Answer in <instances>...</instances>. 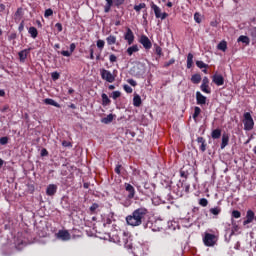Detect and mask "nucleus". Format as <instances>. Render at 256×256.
<instances>
[{"label": "nucleus", "mask_w": 256, "mask_h": 256, "mask_svg": "<svg viewBox=\"0 0 256 256\" xmlns=\"http://www.w3.org/2000/svg\"><path fill=\"white\" fill-rule=\"evenodd\" d=\"M90 59L93 60L95 59V50L93 48H90Z\"/></svg>", "instance_id": "nucleus-56"}, {"label": "nucleus", "mask_w": 256, "mask_h": 256, "mask_svg": "<svg viewBox=\"0 0 256 256\" xmlns=\"http://www.w3.org/2000/svg\"><path fill=\"white\" fill-rule=\"evenodd\" d=\"M102 98V105H109L111 103V100L109 99V96H107V94L103 93L101 95Z\"/></svg>", "instance_id": "nucleus-34"}, {"label": "nucleus", "mask_w": 256, "mask_h": 256, "mask_svg": "<svg viewBox=\"0 0 256 256\" xmlns=\"http://www.w3.org/2000/svg\"><path fill=\"white\" fill-rule=\"evenodd\" d=\"M134 53H139V46L137 44L128 47L126 50V54L128 57H131Z\"/></svg>", "instance_id": "nucleus-16"}, {"label": "nucleus", "mask_w": 256, "mask_h": 256, "mask_svg": "<svg viewBox=\"0 0 256 256\" xmlns=\"http://www.w3.org/2000/svg\"><path fill=\"white\" fill-rule=\"evenodd\" d=\"M194 21L196 23H201V15L198 12L194 14Z\"/></svg>", "instance_id": "nucleus-48"}, {"label": "nucleus", "mask_w": 256, "mask_h": 256, "mask_svg": "<svg viewBox=\"0 0 256 256\" xmlns=\"http://www.w3.org/2000/svg\"><path fill=\"white\" fill-rule=\"evenodd\" d=\"M203 242L206 247H213L217 243V236L215 234L205 233Z\"/></svg>", "instance_id": "nucleus-5"}, {"label": "nucleus", "mask_w": 256, "mask_h": 256, "mask_svg": "<svg viewBox=\"0 0 256 256\" xmlns=\"http://www.w3.org/2000/svg\"><path fill=\"white\" fill-rule=\"evenodd\" d=\"M28 33L31 35L32 39H37V36L39 35L37 28L33 26L29 28Z\"/></svg>", "instance_id": "nucleus-25"}, {"label": "nucleus", "mask_w": 256, "mask_h": 256, "mask_svg": "<svg viewBox=\"0 0 256 256\" xmlns=\"http://www.w3.org/2000/svg\"><path fill=\"white\" fill-rule=\"evenodd\" d=\"M197 143H201V145H202L203 143H205V138H203V137H198V138H197Z\"/></svg>", "instance_id": "nucleus-59"}, {"label": "nucleus", "mask_w": 256, "mask_h": 256, "mask_svg": "<svg viewBox=\"0 0 256 256\" xmlns=\"http://www.w3.org/2000/svg\"><path fill=\"white\" fill-rule=\"evenodd\" d=\"M253 219H255V212L252 210H248L246 214V220L243 222L244 225H249V223H253Z\"/></svg>", "instance_id": "nucleus-14"}, {"label": "nucleus", "mask_w": 256, "mask_h": 256, "mask_svg": "<svg viewBox=\"0 0 256 256\" xmlns=\"http://www.w3.org/2000/svg\"><path fill=\"white\" fill-rule=\"evenodd\" d=\"M97 48L100 50V53L105 49V40H97Z\"/></svg>", "instance_id": "nucleus-35"}, {"label": "nucleus", "mask_w": 256, "mask_h": 256, "mask_svg": "<svg viewBox=\"0 0 256 256\" xmlns=\"http://www.w3.org/2000/svg\"><path fill=\"white\" fill-rule=\"evenodd\" d=\"M55 28L57 29L58 33H61V31H63V25L61 23H56Z\"/></svg>", "instance_id": "nucleus-52"}, {"label": "nucleus", "mask_w": 256, "mask_h": 256, "mask_svg": "<svg viewBox=\"0 0 256 256\" xmlns=\"http://www.w3.org/2000/svg\"><path fill=\"white\" fill-rule=\"evenodd\" d=\"M102 123H104L105 125H109V123L113 122V114H109L107 115V117L102 118Z\"/></svg>", "instance_id": "nucleus-31"}, {"label": "nucleus", "mask_w": 256, "mask_h": 256, "mask_svg": "<svg viewBox=\"0 0 256 256\" xmlns=\"http://www.w3.org/2000/svg\"><path fill=\"white\" fill-rule=\"evenodd\" d=\"M200 151H202V153H205V151H207V144H205V142L201 144Z\"/></svg>", "instance_id": "nucleus-54"}, {"label": "nucleus", "mask_w": 256, "mask_h": 256, "mask_svg": "<svg viewBox=\"0 0 256 256\" xmlns=\"http://www.w3.org/2000/svg\"><path fill=\"white\" fill-rule=\"evenodd\" d=\"M123 89L124 91H126L127 93H133V88H131V86L124 84L123 85Z\"/></svg>", "instance_id": "nucleus-47"}, {"label": "nucleus", "mask_w": 256, "mask_h": 256, "mask_svg": "<svg viewBox=\"0 0 256 256\" xmlns=\"http://www.w3.org/2000/svg\"><path fill=\"white\" fill-rule=\"evenodd\" d=\"M150 7L154 11V15L156 19H161L163 21L167 19V17H169V14H167V12L161 13V8L156 4H154L153 2H151Z\"/></svg>", "instance_id": "nucleus-4"}, {"label": "nucleus", "mask_w": 256, "mask_h": 256, "mask_svg": "<svg viewBox=\"0 0 256 256\" xmlns=\"http://www.w3.org/2000/svg\"><path fill=\"white\" fill-rule=\"evenodd\" d=\"M154 47L156 55H158V57H163V49L161 48V46L155 44Z\"/></svg>", "instance_id": "nucleus-37"}, {"label": "nucleus", "mask_w": 256, "mask_h": 256, "mask_svg": "<svg viewBox=\"0 0 256 256\" xmlns=\"http://www.w3.org/2000/svg\"><path fill=\"white\" fill-rule=\"evenodd\" d=\"M57 239H60V241H69L71 239V234L68 230H59L58 233H56Z\"/></svg>", "instance_id": "nucleus-7"}, {"label": "nucleus", "mask_w": 256, "mask_h": 256, "mask_svg": "<svg viewBox=\"0 0 256 256\" xmlns=\"http://www.w3.org/2000/svg\"><path fill=\"white\" fill-rule=\"evenodd\" d=\"M47 155H49V152L47 151V149L43 148V149L41 150V156H42V157H47Z\"/></svg>", "instance_id": "nucleus-55"}, {"label": "nucleus", "mask_w": 256, "mask_h": 256, "mask_svg": "<svg viewBox=\"0 0 256 256\" xmlns=\"http://www.w3.org/2000/svg\"><path fill=\"white\" fill-rule=\"evenodd\" d=\"M100 207L101 206H99V204L93 203L89 208L90 215H97V213L100 211Z\"/></svg>", "instance_id": "nucleus-17"}, {"label": "nucleus", "mask_w": 256, "mask_h": 256, "mask_svg": "<svg viewBox=\"0 0 256 256\" xmlns=\"http://www.w3.org/2000/svg\"><path fill=\"white\" fill-rule=\"evenodd\" d=\"M227 145H229V134L224 133L222 135V142H221L220 148L225 149V147H227Z\"/></svg>", "instance_id": "nucleus-19"}, {"label": "nucleus", "mask_w": 256, "mask_h": 256, "mask_svg": "<svg viewBox=\"0 0 256 256\" xmlns=\"http://www.w3.org/2000/svg\"><path fill=\"white\" fill-rule=\"evenodd\" d=\"M75 49H77V46L75 45V43L70 44V51L67 50H63L61 51V55H63V57H71V55H73V52L75 51Z\"/></svg>", "instance_id": "nucleus-15"}, {"label": "nucleus", "mask_w": 256, "mask_h": 256, "mask_svg": "<svg viewBox=\"0 0 256 256\" xmlns=\"http://www.w3.org/2000/svg\"><path fill=\"white\" fill-rule=\"evenodd\" d=\"M211 137L212 139H221V129L217 128L212 130Z\"/></svg>", "instance_id": "nucleus-24"}, {"label": "nucleus", "mask_w": 256, "mask_h": 256, "mask_svg": "<svg viewBox=\"0 0 256 256\" xmlns=\"http://www.w3.org/2000/svg\"><path fill=\"white\" fill-rule=\"evenodd\" d=\"M106 43L107 45L111 46V45H116L117 44V36L115 35H109L106 38Z\"/></svg>", "instance_id": "nucleus-20"}, {"label": "nucleus", "mask_w": 256, "mask_h": 256, "mask_svg": "<svg viewBox=\"0 0 256 256\" xmlns=\"http://www.w3.org/2000/svg\"><path fill=\"white\" fill-rule=\"evenodd\" d=\"M9 143V137L4 136L0 138V145H7Z\"/></svg>", "instance_id": "nucleus-42"}, {"label": "nucleus", "mask_w": 256, "mask_h": 256, "mask_svg": "<svg viewBox=\"0 0 256 256\" xmlns=\"http://www.w3.org/2000/svg\"><path fill=\"white\" fill-rule=\"evenodd\" d=\"M171 65H175V58H171L168 62H165L164 68L167 69L168 67H171Z\"/></svg>", "instance_id": "nucleus-40"}, {"label": "nucleus", "mask_w": 256, "mask_h": 256, "mask_svg": "<svg viewBox=\"0 0 256 256\" xmlns=\"http://www.w3.org/2000/svg\"><path fill=\"white\" fill-rule=\"evenodd\" d=\"M124 39L125 41H127L128 45H133V43L135 42V34H133V30H131V28L126 29Z\"/></svg>", "instance_id": "nucleus-6"}, {"label": "nucleus", "mask_w": 256, "mask_h": 256, "mask_svg": "<svg viewBox=\"0 0 256 256\" xmlns=\"http://www.w3.org/2000/svg\"><path fill=\"white\" fill-rule=\"evenodd\" d=\"M253 127H255V122L253 121V117L251 113H244V129L245 131H252Z\"/></svg>", "instance_id": "nucleus-3"}, {"label": "nucleus", "mask_w": 256, "mask_h": 256, "mask_svg": "<svg viewBox=\"0 0 256 256\" xmlns=\"http://www.w3.org/2000/svg\"><path fill=\"white\" fill-rule=\"evenodd\" d=\"M0 97H5V90H0Z\"/></svg>", "instance_id": "nucleus-63"}, {"label": "nucleus", "mask_w": 256, "mask_h": 256, "mask_svg": "<svg viewBox=\"0 0 256 256\" xmlns=\"http://www.w3.org/2000/svg\"><path fill=\"white\" fill-rule=\"evenodd\" d=\"M44 103L45 105H52V107H61V105H59V103H57L55 100L51 99V98H46L44 99Z\"/></svg>", "instance_id": "nucleus-22"}, {"label": "nucleus", "mask_w": 256, "mask_h": 256, "mask_svg": "<svg viewBox=\"0 0 256 256\" xmlns=\"http://www.w3.org/2000/svg\"><path fill=\"white\" fill-rule=\"evenodd\" d=\"M212 81L213 83H215V85H217L218 87H221V85H225V78H223L222 75L220 74H215L212 77Z\"/></svg>", "instance_id": "nucleus-10"}, {"label": "nucleus", "mask_w": 256, "mask_h": 256, "mask_svg": "<svg viewBox=\"0 0 256 256\" xmlns=\"http://www.w3.org/2000/svg\"><path fill=\"white\" fill-rule=\"evenodd\" d=\"M119 97H121V92L120 91L112 92V99H114V101L119 99Z\"/></svg>", "instance_id": "nucleus-43"}, {"label": "nucleus", "mask_w": 256, "mask_h": 256, "mask_svg": "<svg viewBox=\"0 0 256 256\" xmlns=\"http://www.w3.org/2000/svg\"><path fill=\"white\" fill-rule=\"evenodd\" d=\"M125 189L129 193L128 199H133V197H135V188L133 187V185L125 183Z\"/></svg>", "instance_id": "nucleus-13"}, {"label": "nucleus", "mask_w": 256, "mask_h": 256, "mask_svg": "<svg viewBox=\"0 0 256 256\" xmlns=\"http://www.w3.org/2000/svg\"><path fill=\"white\" fill-rule=\"evenodd\" d=\"M29 53H31V48L21 50L18 53L20 63H25V61L27 60V57L29 56Z\"/></svg>", "instance_id": "nucleus-9"}, {"label": "nucleus", "mask_w": 256, "mask_h": 256, "mask_svg": "<svg viewBox=\"0 0 256 256\" xmlns=\"http://www.w3.org/2000/svg\"><path fill=\"white\" fill-rule=\"evenodd\" d=\"M139 43H141V45H143L144 49H146L147 51H149V49L153 47L151 40L145 35H142L140 37Z\"/></svg>", "instance_id": "nucleus-8"}, {"label": "nucleus", "mask_w": 256, "mask_h": 256, "mask_svg": "<svg viewBox=\"0 0 256 256\" xmlns=\"http://www.w3.org/2000/svg\"><path fill=\"white\" fill-rule=\"evenodd\" d=\"M106 4L104 6V13H109L111 11V8L113 7V0H105Z\"/></svg>", "instance_id": "nucleus-27"}, {"label": "nucleus", "mask_w": 256, "mask_h": 256, "mask_svg": "<svg viewBox=\"0 0 256 256\" xmlns=\"http://www.w3.org/2000/svg\"><path fill=\"white\" fill-rule=\"evenodd\" d=\"M237 42L244 43L245 45H249L251 43V40L249 39L248 36L241 35L240 37H238Z\"/></svg>", "instance_id": "nucleus-21"}, {"label": "nucleus", "mask_w": 256, "mask_h": 256, "mask_svg": "<svg viewBox=\"0 0 256 256\" xmlns=\"http://www.w3.org/2000/svg\"><path fill=\"white\" fill-rule=\"evenodd\" d=\"M111 223H113V215L108 216L106 219H104L105 225H111Z\"/></svg>", "instance_id": "nucleus-46"}, {"label": "nucleus", "mask_w": 256, "mask_h": 256, "mask_svg": "<svg viewBox=\"0 0 256 256\" xmlns=\"http://www.w3.org/2000/svg\"><path fill=\"white\" fill-rule=\"evenodd\" d=\"M199 205L201 207H207L209 205V200H207V198H201L199 200Z\"/></svg>", "instance_id": "nucleus-39"}, {"label": "nucleus", "mask_w": 256, "mask_h": 256, "mask_svg": "<svg viewBox=\"0 0 256 256\" xmlns=\"http://www.w3.org/2000/svg\"><path fill=\"white\" fill-rule=\"evenodd\" d=\"M202 85H209V78H207V76L203 78Z\"/></svg>", "instance_id": "nucleus-58"}, {"label": "nucleus", "mask_w": 256, "mask_h": 256, "mask_svg": "<svg viewBox=\"0 0 256 256\" xmlns=\"http://www.w3.org/2000/svg\"><path fill=\"white\" fill-rule=\"evenodd\" d=\"M123 235H124L123 241H124L125 249H133V243L129 241L128 234L124 232Z\"/></svg>", "instance_id": "nucleus-18"}, {"label": "nucleus", "mask_w": 256, "mask_h": 256, "mask_svg": "<svg viewBox=\"0 0 256 256\" xmlns=\"http://www.w3.org/2000/svg\"><path fill=\"white\" fill-rule=\"evenodd\" d=\"M145 7H147V4L140 3L139 5L134 6V11H136V13H141V9H145Z\"/></svg>", "instance_id": "nucleus-36"}, {"label": "nucleus", "mask_w": 256, "mask_h": 256, "mask_svg": "<svg viewBox=\"0 0 256 256\" xmlns=\"http://www.w3.org/2000/svg\"><path fill=\"white\" fill-rule=\"evenodd\" d=\"M193 67V54L189 53L187 56V69H191Z\"/></svg>", "instance_id": "nucleus-32"}, {"label": "nucleus", "mask_w": 256, "mask_h": 256, "mask_svg": "<svg viewBox=\"0 0 256 256\" xmlns=\"http://www.w3.org/2000/svg\"><path fill=\"white\" fill-rule=\"evenodd\" d=\"M196 103L197 105H206L207 97H205L201 92H196Z\"/></svg>", "instance_id": "nucleus-11"}, {"label": "nucleus", "mask_w": 256, "mask_h": 256, "mask_svg": "<svg viewBox=\"0 0 256 256\" xmlns=\"http://www.w3.org/2000/svg\"><path fill=\"white\" fill-rule=\"evenodd\" d=\"M141 96H139L138 94L134 95V98H133V105L134 107H141Z\"/></svg>", "instance_id": "nucleus-26"}, {"label": "nucleus", "mask_w": 256, "mask_h": 256, "mask_svg": "<svg viewBox=\"0 0 256 256\" xmlns=\"http://www.w3.org/2000/svg\"><path fill=\"white\" fill-rule=\"evenodd\" d=\"M7 9V6H5V4H0V13H5Z\"/></svg>", "instance_id": "nucleus-57"}, {"label": "nucleus", "mask_w": 256, "mask_h": 256, "mask_svg": "<svg viewBox=\"0 0 256 256\" xmlns=\"http://www.w3.org/2000/svg\"><path fill=\"white\" fill-rule=\"evenodd\" d=\"M191 81L194 83V85H199V83H201V75L200 74L192 75Z\"/></svg>", "instance_id": "nucleus-29"}, {"label": "nucleus", "mask_w": 256, "mask_h": 256, "mask_svg": "<svg viewBox=\"0 0 256 256\" xmlns=\"http://www.w3.org/2000/svg\"><path fill=\"white\" fill-rule=\"evenodd\" d=\"M180 175L181 177H184L185 179H187V174L185 173V171L181 170Z\"/></svg>", "instance_id": "nucleus-60"}, {"label": "nucleus", "mask_w": 256, "mask_h": 256, "mask_svg": "<svg viewBox=\"0 0 256 256\" xmlns=\"http://www.w3.org/2000/svg\"><path fill=\"white\" fill-rule=\"evenodd\" d=\"M53 15V9L49 8V9H46L45 12H44V17L49 18Z\"/></svg>", "instance_id": "nucleus-41"}, {"label": "nucleus", "mask_w": 256, "mask_h": 256, "mask_svg": "<svg viewBox=\"0 0 256 256\" xmlns=\"http://www.w3.org/2000/svg\"><path fill=\"white\" fill-rule=\"evenodd\" d=\"M201 115V108L199 106L194 107V113L192 115L193 120L197 123V118Z\"/></svg>", "instance_id": "nucleus-23"}, {"label": "nucleus", "mask_w": 256, "mask_h": 256, "mask_svg": "<svg viewBox=\"0 0 256 256\" xmlns=\"http://www.w3.org/2000/svg\"><path fill=\"white\" fill-rule=\"evenodd\" d=\"M108 89H109L110 91H113V90L115 89V85H109V86H108Z\"/></svg>", "instance_id": "nucleus-64"}, {"label": "nucleus", "mask_w": 256, "mask_h": 256, "mask_svg": "<svg viewBox=\"0 0 256 256\" xmlns=\"http://www.w3.org/2000/svg\"><path fill=\"white\" fill-rule=\"evenodd\" d=\"M200 89L203 93H207L208 95L211 93V87H209V84H201Z\"/></svg>", "instance_id": "nucleus-30"}, {"label": "nucleus", "mask_w": 256, "mask_h": 256, "mask_svg": "<svg viewBox=\"0 0 256 256\" xmlns=\"http://www.w3.org/2000/svg\"><path fill=\"white\" fill-rule=\"evenodd\" d=\"M51 77H52L53 81H57V79H59V77H60L59 72H53L51 74Z\"/></svg>", "instance_id": "nucleus-50"}, {"label": "nucleus", "mask_w": 256, "mask_h": 256, "mask_svg": "<svg viewBox=\"0 0 256 256\" xmlns=\"http://www.w3.org/2000/svg\"><path fill=\"white\" fill-rule=\"evenodd\" d=\"M217 49L219 51H223V53H225V51H227V41L223 40L221 41L218 45H217Z\"/></svg>", "instance_id": "nucleus-28"}, {"label": "nucleus", "mask_w": 256, "mask_h": 256, "mask_svg": "<svg viewBox=\"0 0 256 256\" xmlns=\"http://www.w3.org/2000/svg\"><path fill=\"white\" fill-rule=\"evenodd\" d=\"M109 61L110 63H117V56H115V54H110Z\"/></svg>", "instance_id": "nucleus-49"}, {"label": "nucleus", "mask_w": 256, "mask_h": 256, "mask_svg": "<svg viewBox=\"0 0 256 256\" xmlns=\"http://www.w3.org/2000/svg\"><path fill=\"white\" fill-rule=\"evenodd\" d=\"M148 213L149 210H147V208H138L126 217V222L131 227H139V225H143V221H145Z\"/></svg>", "instance_id": "nucleus-1"}, {"label": "nucleus", "mask_w": 256, "mask_h": 256, "mask_svg": "<svg viewBox=\"0 0 256 256\" xmlns=\"http://www.w3.org/2000/svg\"><path fill=\"white\" fill-rule=\"evenodd\" d=\"M127 83H129V85H131L132 87H137V81H135L134 79H128Z\"/></svg>", "instance_id": "nucleus-51"}, {"label": "nucleus", "mask_w": 256, "mask_h": 256, "mask_svg": "<svg viewBox=\"0 0 256 256\" xmlns=\"http://www.w3.org/2000/svg\"><path fill=\"white\" fill-rule=\"evenodd\" d=\"M57 193V185L55 184H49L47 189H46V195L49 197H53Z\"/></svg>", "instance_id": "nucleus-12"}, {"label": "nucleus", "mask_w": 256, "mask_h": 256, "mask_svg": "<svg viewBox=\"0 0 256 256\" xmlns=\"http://www.w3.org/2000/svg\"><path fill=\"white\" fill-rule=\"evenodd\" d=\"M115 7H121V5L125 4V0H113Z\"/></svg>", "instance_id": "nucleus-44"}, {"label": "nucleus", "mask_w": 256, "mask_h": 256, "mask_svg": "<svg viewBox=\"0 0 256 256\" xmlns=\"http://www.w3.org/2000/svg\"><path fill=\"white\" fill-rule=\"evenodd\" d=\"M241 247V243L237 242L236 245L234 246V249H239Z\"/></svg>", "instance_id": "nucleus-62"}, {"label": "nucleus", "mask_w": 256, "mask_h": 256, "mask_svg": "<svg viewBox=\"0 0 256 256\" xmlns=\"http://www.w3.org/2000/svg\"><path fill=\"white\" fill-rule=\"evenodd\" d=\"M210 213L212 214V215H215V216H217V215H220L221 214V207L220 206H216V207H214V208H210Z\"/></svg>", "instance_id": "nucleus-33"}, {"label": "nucleus", "mask_w": 256, "mask_h": 256, "mask_svg": "<svg viewBox=\"0 0 256 256\" xmlns=\"http://www.w3.org/2000/svg\"><path fill=\"white\" fill-rule=\"evenodd\" d=\"M196 66L199 68V69H207V67H209V65L205 64V62L203 61H196Z\"/></svg>", "instance_id": "nucleus-38"}, {"label": "nucleus", "mask_w": 256, "mask_h": 256, "mask_svg": "<svg viewBox=\"0 0 256 256\" xmlns=\"http://www.w3.org/2000/svg\"><path fill=\"white\" fill-rule=\"evenodd\" d=\"M100 77L103 81H106V83H115L117 75L111 73V71L105 68H102L100 69Z\"/></svg>", "instance_id": "nucleus-2"}, {"label": "nucleus", "mask_w": 256, "mask_h": 256, "mask_svg": "<svg viewBox=\"0 0 256 256\" xmlns=\"http://www.w3.org/2000/svg\"><path fill=\"white\" fill-rule=\"evenodd\" d=\"M232 217H234V219H239L241 217V212H239V210H233Z\"/></svg>", "instance_id": "nucleus-45"}, {"label": "nucleus", "mask_w": 256, "mask_h": 256, "mask_svg": "<svg viewBox=\"0 0 256 256\" xmlns=\"http://www.w3.org/2000/svg\"><path fill=\"white\" fill-rule=\"evenodd\" d=\"M62 145H63V147H69L71 145V143H69L67 141H63Z\"/></svg>", "instance_id": "nucleus-61"}, {"label": "nucleus", "mask_w": 256, "mask_h": 256, "mask_svg": "<svg viewBox=\"0 0 256 256\" xmlns=\"http://www.w3.org/2000/svg\"><path fill=\"white\" fill-rule=\"evenodd\" d=\"M121 164H117L115 167V173H117V175H121Z\"/></svg>", "instance_id": "nucleus-53"}]
</instances>
